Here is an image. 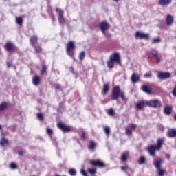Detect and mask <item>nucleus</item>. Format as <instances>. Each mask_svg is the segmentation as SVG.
I'll use <instances>...</instances> for the list:
<instances>
[{"instance_id":"1","label":"nucleus","mask_w":176,"mask_h":176,"mask_svg":"<svg viewBox=\"0 0 176 176\" xmlns=\"http://www.w3.org/2000/svg\"><path fill=\"white\" fill-rule=\"evenodd\" d=\"M164 138L158 139L157 141V145L149 146L148 147L149 155H151V156H155V152H156V151H159L160 148H162V146L163 145V142H164Z\"/></svg>"},{"instance_id":"2","label":"nucleus","mask_w":176,"mask_h":176,"mask_svg":"<svg viewBox=\"0 0 176 176\" xmlns=\"http://www.w3.org/2000/svg\"><path fill=\"white\" fill-rule=\"evenodd\" d=\"M120 97L123 101H126V96H124V93L120 91V87L117 86L113 88L112 91L111 100H118Z\"/></svg>"},{"instance_id":"3","label":"nucleus","mask_w":176,"mask_h":176,"mask_svg":"<svg viewBox=\"0 0 176 176\" xmlns=\"http://www.w3.org/2000/svg\"><path fill=\"white\" fill-rule=\"evenodd\" d=\"M75 42L69 41L67 44L66 52L67 56H69L73 60H75Z\"/></svg>"},{"instance_id":"4","label":"nucleus","mask_w":176,"mask_h":176,"mask_svg":"<svg viewBox=\"0 0 176 176\" xmlns=\"http://www.w3.org/2000/svg\"><path fill=\"white\" fill-rule=\"evenodd\" d=\"M147 105L150 108H161L162 102L158 99H154L148 101L147 100Z\"/></svg>"},{"instance_id":"5","label":"nucleus","mask_w":176,"mask_h":176,"mask_svg":"<svg viewBox=\"0 0 176 176\" xmlns=\"http://www.w3.org/2000/svg\"><path fill=\"white\" fill-rule=\"evenodd\" d=\"M135 107L138 111H141L142 109H144L145 107H148V100H142V101L138 102L135 104Z\"/></svg>"},{"instance_id":"6","label":"nucleus","mask_w":176,"mask_h":176,"mask_svg":"<svg viewBox=\"0 0 176 176\" xmlns=\"http://www.w3.org/2000/svg\"><path fill=\"white\" fill-rule=\"evenodd\" d=\"M56 12L58 13V22L60 24H64L65 19H64V11L60 10V8L56 9Z\"/></svg>"},{"instance_id":"7","label":"nucleus","mask_w":176,"mask_h":176,"mask_svg":"<svg viewBox=\"0 0 176 176\" xmlns=\"http://www.w3.org/2000/svg\"><path fill=\"white\" fill-rule=\"evenodd\" d=\"M135 38L136 39H149V34L142 32H137L135 33Z\"/></svg>"},{"instance_id":"8","label":"nucleus","mask_w":176,"mask_h":176,"mask_svg":"<svg viewBox=\"0 0 176 176\" xmlns=\"http://www.w3.org/2000/svg\"><path fill=\"white\" fill-rule=\"evenodd\" d=\"M110 59H111V60L113 61L114 63H116L117 64L120 65V55L119 54V53L118 52L113 53L110 56Z\"/></svg>"},{"instance_id":"9","label":"nucleus","mask_w":176,"mask_h":176,"mask_svg":"<svg viewBox=\"0 0 176 176\" xmlns=\"http://www.w3.org/2000/svg\"><path fill=\"white\" fill-rule=\"evenodd\" d=\"M157 78H159V79H162V80L168 79V78H171V74L170 72H160L158 73Z\"/></svg>"},{"instance_id":"10","label":"nucleus","mask_w":176,"mask_h":176,"mask_svg":"<svg viewBox=\"0 0 176 176\" xmlns=\"http://www.w3.org/2000/svg\"><path fill=\"white\" fill-rule=\"evenodd\" d=\"M58 129H60V130L63 131V133L71 131V126H67L61 122L58 123Z\"/></svg>"},{"instance_id":"11","label":"nucleus","mask_w":176,"mask_h":176,"mask_svg":"<svg viewBox=\"0 0 176 176\" xmlns=\"http://www.w3.org/2000/svg\"><path fill=\"white\" fill-rule=\"evenodd\" d=\"M100 28L102 32V34H105V31L109 28V25L107 23V21H103L100 24Z\"/></svg>"},{"instance_id":"12","label":"nucleus","mask_w":176,"mask_h":176,"mask_svg":"<svg viewBox=\"0 0 176 176\" xmlns=\"http://www.w3.org/2000/svg\"><path fill=\"white\" fill-rule=\"evenodd\" d=\"M90 164L92 166H94L95 167H100V168L105 167V164H104V163L100 161V160L91 161Z\"/></svg>"},{"instance_id":"13","label":"nucleus","mask_w":176,"mask_h":176,"mask_svg":"<svg viewBox=\"0 0 176 176\" xmlns=\"http://www.w3.org/2000/svg\"><path fill=\"white\" fill-rule=\"evenodd\" d=\"M47 133L50 135V137L54 144V145H57V141H56V138L52 137V135L53 134V130L50 128L47 129Z\"/></svg>"},{"instance_id":"14","label":"nucleus","mask_w":176,"mask_h":176,"mask_svg":"<svg viewBox=\"0 0 176 176\" xmlns=\"http://www.w3.org/2000/svg\"><path fill=\"white\" fill-rule=\"evenodd\" d=\"M173 2V0H159V5L160 6H167L168 5H170Z\"/></svg>"},{"instance_id":"15","label":"nucleus","mask_w":176,"mask_h":176,"mask_svg":"<svg viewBox=\"0 0 176 176\" xmlns=\"http://www.w3.org/2000/svg\"><path fill=\"white\" fill-rule=\"evenodd\" d=\"M166 20L167 25H173V23L174 21V18L173 17V16L168 14L166 16Z\"/></svg>"},{"instance_id":"16","label":"nucleus","mask_w":176,"mask_h":176,"mask_svg":"<svg viewBox=\"0 0 176 176\" xmlns=\"http://www.w3.org/2000/svg\"><path fill=\"white\" fill-rule=\"evenodd\" d=\"M167 136L169 138H174V137H176V130L175 129H169L167 132Z\"/></svg>"},{"instance_id":"17","label":"nucleus","mask_w":176,"mask_h":176,"mask_svg":"<svg viewBox=\"0 0 176 176\" xmlns=\"http://www.w3.org/2000/svg\"><path fill=\"white\" fill-rule=\"evenodd\" d=\"M131 81L133 82V83H137V82H138V80H140V75H138V74L134 73L131 78Z\"/></svg>"},{"instance_id":"18","label":"nucleus","mask_w":176,"mask_h":176,"mask_svg":"<svg viewBox=\"0 0 176 176\" xmlns=\"http://www.w3.org/2000/svg\"><path fill=\"white\" fill-rule=\"evenodd\" d=\"M141 89L142 91L147 93V94H150L151 91H152V89L148 85H142Z\"/></svg>"},{"instance_id":"19","label":"nucleus","mask_w":176,"mask_h":176,"mask_svg":"<svg viewBox=\"0 0 176 176\" xmlns=\"http://www.w3.org/2000/svg\"><path fill=\"white\" fill-rule=\"evenodd\" d=\"M6 50L8 52H11V50H13V48L14 47V45H13V43H7L5 46Z\"/></svg>"},{"instance_id":"20","label":"nucleus","mask_w":176,"mask_h":176,"mask_svg":"<svg viewBox=\"0 0 176 176\" xmlns=\"http://www.w3.org/2000/svg\"><path fill=\"white\" fill-rule=\"evenodd\" d=\"M127 157H129V152L123 153L121 156V160L122 162H126L127 160Z\"/></svg>"},{"instance_id":"21","label":"nucleus","mask_w":176,"mask_h":176,"mask_svg":"<svg viewBox=\"0 0 176 176\" xmlns=\"http://www.w3.org/2000/svg\"><path fill=\"white\" fill-rule=\"evenodd\" d=\"M171 107L166 106L164 109V112L166 115H170V113H171Z\"/></svg>"},{"instance_id":"22","label":"nucleus","mask_w":176,"mask_h":176,"mask_svg":"<svg viewBox=\"0 0 176 176\" xmlns=\"http://www.w3.org/2000/svg\"><path fill=\"white\" fill-rule=\"evenodd\" d=\"M41 80V79L39 78L38 76H36L33 78V85H34V86H37V85H39V81Z\"/></svg>"},{"instance_id":"23","label":"nucleus","mask_w":176,"mask_h":176,"mask_svg":"<svg viewBox=\"0 0 176 176\" xmlns=\"http://www.w3.org/2000/svg\"><path fill=\"white\" fill-rule=\"evenodd\" d=\"M103 130L106 134V135H109L111 134V128L109 126H103Z\"/></svg>"},{"instance_id":"24","label":"nucleus","mask_w":176,"mask_h":176,"mask_svg":"<svg viewBox=\"0 0 176 176\" xmlns=\"http://www.w3.org/2000/svg\"><path fill=\"white\" fill-rule=\"evenodd\" d=\"M113 65H115V62L111 59H109V60L107 62L108 68L111 69L113 67Z\"/></svg>"},{"instance_id":"25","label":"nucleus","mask_w":176,"mask_h":176,"mask_svg":"<svg viewBox=\"0 0 176 176\" xmlns=\"http://www.w3.org/2000/svg\"><path fill=\"white\" fill-rule=\"evenodd\" d=\"M37 41H38V37H36V36H34L30 38V43L32 45H35V43H36Z\"/></svg>"},{"instance_id":"26","label":"nucleus","mask_w":176,"mask_h":176,"mask_svg":"<svg viewBox=\"0 0 176 176\" xmlns=\"http://www.w3.org/2000/svg\"><path fill=\"white\" fill-rule=\"evenodd\" d=\"M161 163H162V160H155V161L154 162V165H155V168H157V170L158 168H160V164H161Z\"/></svg>"},{"instance_id":"27","label":"nucleus","mask_w":176,"mask_h":176,"mask_svg":"<svg viewBox=\"0 0 176 176\" xmlns=\"http://www.w3.org/2000/svg\"><path fill=\"white\" fill-rule=\"evenodd\" d=\"M96 142H94V141H93V140H91V142H90V143H89V149L91 150V151H93V150H94L95 149V148H96Z\"/></svg>"},{"instance_id":"28","label":"nucleus","mask_w":176,"mask_h":176,"mask_svg":"<svg viewBox=\"0 0 176 176\" xmlns=\"http://www.w3.org/2000/svg\"><path fill=\"white\" fill-rule=\"evenodd\" d=\"M109 90V85L108 84H104V85L103 87L104 94H107V93H108Z\"/></svg>"},{"instance_id":"29","label":"nucleus","mask_w":176,"mask_h":176,"mask_svg":"<svg viewBox=\"0 0 176 176\" xmlns=\"http://www.w3.org/2000/svg\"><path fill=\"white\" fill-rule=\"evenodd\" d=\"M8 108V103L3 102L1 104H0V111H5Z\"/></svg>"},{"instance_id":"30","label":"nucleus","mask_w":176,"mask_h":176,"mask_svg":"<svg viewBox=\"0 0 176 176\" xmlns=\"http://www.w3.org/2000/svg\"><path fill=\"white\" fill-rule=\"evenodd\" d=\"M0 145H1V146H5V145H8V140L2 138L0 141Z\"/></svg>"},{"instance_id":"31","label":"nucleus","mask_w":176,"mask_h":176,"mask_svg":"<svg viewBox=\"0 0 176 176\" xmlns=\"http://www.w3.org/2000/svg\"><path fill=\"white\" fill-rule=\"evenodd\" d=\"M16 23L19 24V25H21V24H23V17H21V16L16 17Z\"/></svg>"},{"instance_id":"32","label":"nucleus","mask_w":176,"mask_h":176,"mask_svg":"<svg viewBox=\"0 0 176 176\" xmlns=\"http://www.w3.org/2000/svg\"><path fill=\"white\" fill-rule=\"evenodd\" d=\"M69 175L75 176L76 175V170L74 168H71L69 170Z\"/></svg>"},{"instance_id":"33","label":"nucleus","mask_w":176,"mask_h":176,"mask_svg":"<svg viewBox=\"0 0 176 176\" xmlns=\"http://www.w3.org/2000/svg\"><path fill=\"white\" fill-rule=\"evenodd\" d=\"M156 56H157V52H156L155 53L151 52L148 55V58H153L154 57H156Z\"/></svg>"},{"instance_id":"34","label":"nucleus","mask_w":176,"mask_h":176,"mask_svg":"<svg viewBox=\"0 0 176 176\" xmlns=\"http://www.w3.org/2000/svg\"><path fill=\"white\" fill-rule=\"evenodd\" d=\"M157 170L158 175L163 176L164 175V170L160 168H159Z\"/></svg>"},{"instance_id":"35","label":"nucleus","mask_w":176,"mask_h":176,"mask_svg":"<svg viewBox=\"0 0 176 176\" xmlns=\"http://www.w3.org/2000/svg\"><path fill=\"white\" fill-rule=\"evenodd\" d=\"M88 172L89 173V174H91V175H94V174L97 173V170H96V169L94 168H89L88 169Z\"/></svg>"},{"instance_id":"36","label":"nucleus","mask_w":176,"mask_h":176,"mask_svg":"<svg viewBox=\"0 0 176 176\" xmlns=\"http://www.w3.org/2000/svg\"><path fill=\"white\" fill-rule=\"evenodd\" d=\"M46 69H47L46 65H43L42 69L41 71V75H43V74H46Z\"/></svg>"},{"instance_id":"37","label":"nucleus","mask_w":176,"mask_h":176,"mask_svg":"<svg viewBox=\"0 0 176 176\" xmlns=\"http://www.w3.org/2000/svg\"><path fill=\"white\" fill-rule=\"evenodd\" d=\"M133 131H131V129H130V128H126V135H131Z\"/></svg>"},{"instance_id":"38","label":"nucleus","mask_w":176,"mask_h":176,"mask_svg":"<svg viewBox=\"0 0 176 176\" xmlns=\"http://www.w3.org/2000/svg\"><path fill=\"white\" fill-rule=\"evenodd\" d=\"M160 42V38L157 37L153 39L152 43H159Z\"/></svg>"},{"instance_id":"39","label":"nucleus","mask_w":176,"mask_h":176,"mask_svg":"<svg viewBox=\"0 0 176 176\" xmlns=\"http://www.w3.org/2000/svg\"><path fill=\"white\" fill-rule=\"evenodd\" d=\"M10 168L12 170H16V168H17V165H16V164H14V163H12V164H10Z\"/></svg>"},{"instance_id":"40","label":"nucleus","mask_w":176,"mask_h":176,"mask_svg":"<svg viewBox=\"0 0 176 176\" xmlns=\"http://www.w3.org/2000/svg\"><path fill=\"white\" fill-rule=\"evenodd\" d=\"M145 163V157H141L139 160V164H144Z\"/></svg>"},{"instance_id":"41","label":"nucleus","mask_w":176,"mask_h":176,"mask_svg":"<svg viewBox=\"0 0 176 176\" xmlns=\"http://www.w3.org/2000/svg\"><path fill=\"white\" fill-rule=\"evenodd\" d=\"M37 118L41 121L43 120V114H42L41 113H37Z\"/></svg>"},{"instance_id":"42","label":"nucleus","mask_w":176,"mask_h":176,"mask_svg":"<svg viewBox=\"0 0 176 176\" xmlns=\"http://www.w3.org/2000/svg\"><path fill=\"white\" fill-rule=\"evenodd\" d=\"M85 52L80 53L79 54L80 60H83V58H85Z\"/></svg>"},{"instance_id":"43","label":"nucleus","mask_w":176,"mask_h":176,"mask_svg":"<svg viewBox=\"0 0 176 176\" xmlns=\"http://www.w3.org/2000/svg\"><path fill=\"white\" fill-rule=\"evenodd\" d=\"M129 127L131 129V130H135L137 125L135 124H130Z\"/></svg>"},{"instance_id":"44","label":"nucleus","mask_w":176,"mask_h":176,"mask_svg":"<svg viewBox=\"0 0 176 176\" xmlns=\"http://www.w3.org/2000/svg\"><path fill=\"white\" fill-rule=\"evenodd\" d=\"M108 113L110 116H112L115 114V111L112 109H110L108 110Z\"/></svg>"},{"instance_id":"45","label":"nucleus","mask_w":176,"mask_h":176,"mask_svg":"<svg viewBox=\"0 0 176 176\" xmlns=\"http://www.w3.org/2000/svg\"><path fill=\"white\" fill-rule=\"evenodd\" d=\"M144 78H152V74L151 73H146L144 74Z\"/></svg>"},{"instance_id":"46","label":"nucleus","mask_w":176,"mask_h":176,"mask_svg":"<svg viewBox=\"0 0 176 176\" xmlns=\"http://www.w3.org/2000/svg\"><path fill=\"white\" fill-rule=\"evenodd\" d=\"M34 49L36 53H41V52H42V48H41L40 47H35Z\"/></svg>"},{"instance_id":"47","label":"nucleus","mask_w":176,"mask_h":176,"mask_svg":"<svg viewBox=\"0 0 176 176\" xmlns=\"http://www.w3.org/2000/svg\"><path fill=\"white\" fill-rule=\"evenodd\" d=\"M122 171H126L129 170V166H122L121 167Z\"/></svg>"},{"instance_id":"48","label":"nucleus","mask_w":176,"mask_h":176,"mask_svg":"<svg viewBox=\"0 0 176 176\" xmlns=\"http://www.w3.org/2000/svg\"><path fill=\"white\" fill-rule=\"evenodd\" d=\"M104 35H105L106 38H111V36H112V35L110 33H107L106 32H104V33H103Z\"/></svg>"},{"instance_id":"49","label":"nucleus","mask_w":176,"mask_h":176,"mask_svg":"<svg viewBox=\"0 0 176 176\" xmlns=\"http://www.w3.org/2000/svg\"><path fill=\"white\" fill-rule=\"evenodd\" d=\"M82 140H86V133L82 132V135H81Z\"/></svg>"},{"instance_id":"50","label":"nucleus","mask_w":176,"mask_h":176,"mask_svg":"<svg viewBox=\"0 0 176 176\" xmlns=\"http://www.w3.org/2000/svg\"><path fill=\"white\" fill-rule=\"evenodd\" d=\"M80 173L83 176H87V173H86V171H85V170H81Z\"/></svg>"},{"instance_id":"51","label":"nucleus","mask_w":176,"mask_h":176,"mask_svg":"<svg viewBox=\"0 0 176 176\" xmlns=\"http://www.w3.org/2000/svg\"><path fill=\"white\" fill-rule=\"evenodd\" d=\"M7 65L9 68H10V67H12V63H10V62H8Z\"/></svg>"},{"instance_id":"52","label":"nucleus","mask_w":176,"mask_h":176,"mask_svg":"<svg viewBox=\"0 0 176 176\" xmlns=\"http://www.w3.org/2000/svg\"><path fill=\"white\" fill-rule=\"evenodd\" d=\"M166 159L170 160V155L168 154L166 155Z\"/></svg>"},{"instance_id":"53","label":"nucleus","mask_w":176,"mask_h":176,"mask_svg":"<svg viewBox=\"0 0 176 176\" xmlns=\"http://www.w3.org/2000/svg\"><path fill=\"white\" fill-rule=\"evenodd\" d=\"M157 63H160V58H157Z\"/></svg>"},{"instance_id":"54","label":"nucleus","mask_w":176,"mask_h":176,"mask_svg":"<svg viewBox=\"0 0 176 176\" xmlns=\"http://www.w3.org/2000/svg\"><path fill=\"white\" fill-rule=\"evenodd\" d=\"M52 20H54V21H55L56 20V19L54 18V16H52Z\"/></svg>"},{"instance_id":"55","label":"nucleus","mask_w":176,"mask_h":176,"mask_svg":"<svg viewBox=\"0 0 176 176\" xmlns=\"http://www.w3.org/2000/svg\"><path fill=\"white\" fill-rule=\"evenodd\" d=\"M19 155H23V153L22 152H19Z\"/></svg>"},{"instance_id":"56","label":"nucleus","mask_w":176,"mask_h":176,"mask_svg":"<svg viewBox=\"0 0 176 176\" xmlns=\"http://www.w3.org/2000/svg\"><path fill=\"white\" fill-rule=\"evenodd\" d=\"M113 1H114V2H118V1L120 0H113Z\"/></svg>"},{"instance_id":"57","label":"nucleus","mask_w":176,"mask_h":176,"mask_svg":"<svg viewBox=\"0 0 176 176\" xmlns=\"http://www.w3.org/2000/svg\"><path fill=\"white\" fill-rule=\"evenodd\" d=\"M174 118H175V120H176V114L175 115Z\"/></svg>"},{"instance_id":"58","label":"nucleus","mask_w":176,"mask_h":176,"mask_svg":"<svg viewBox=\"0 0 176 176\" xmlns=\"http://www.w3.org/2000/svg\"><path fill=\"white\" fill-rule=\"evenodd\" d=\"M57 89H60V87L58 86V87H57Z\"/></svg>"},{"instance_id":"59","label":"nucleus","mask_w":176,"mask_h":176,"mask_svg":"<svg viewBox=\"0 0 176 176\" xmlns=\"http://www.w3.org/2000/svg\"><path fill=\"white\" fill-rule=\"evenodd\" d=\"M2 128V126H1V124H0V129Z\"/></svg>"},{"instance_id":"60","label":"nucleus","mask_w":176,"mask_h":176,"mask_svg":"<svg viewBox=\"0 0 176 176\" xmlns=\"http://www.w3.org/2000/svg\"><path fill=\"white\" fill-rule=\"evenodd\" d=\"M175 75H176V72H175Z\"/></svg>"}]
</instances>
